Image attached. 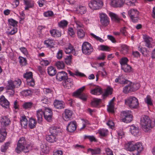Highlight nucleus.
<instances>
[{
    "mask_svg": "<svg viewBox=\"0 0 155 155\" xmlns=\"http://www.w3.org/2000/svg\"><path fill=\"white\" fill-rule=\"evenodd\" d=\"M124 148L130 151H135L134 155H139L143 150V147L141 143H135L133 141L128 142L125 144Z\"/></svg>",
    "mask_w": 155,
    "mask_h": 155,
    "instance_id": "nucleus-1",
    "label": "nucleus"
},
{
    "mask_svg": "<svg viewBox=\"0 0 155 155\" xmlns=\"http://www.w3.org/2000/svg\"><path fill=\"white\" fill-rule=\"evenodd\" d=\"M31 149L29 144H27L25 138L22 137L18 141L15 151L17 153H20L23 151L25 153L28 152Z\"/></svg>",
    "mask_w": 155,
    "mask_h": 155,
    "instance_id": "nucleus-2",
    "label": "nucleus"
},
{
    "mask_svg": "<svg viewBox=\"0 0 155 155\" xmlns=\"http://www.w3.org/2000/svg\"><path fill=\"white\" fill-rule=\"evenodd\" d=\"M21 83V80L19 79H16L14 81L9 80L6 87V89L8 90L6 92L10 96H13L15 93V88L19 87Z\"/></svg>",
    "mask_w": 155,
    "mask_h": 155,
    "instance_id": "nucleus-3",
    "label": "nucleus"
},
{
    "mask_svg": "<svg viewBox=\"0 0 155 155\" xmlns=\"http://www.w3.org/2000/svg\"><path fill=\"white\" fill-rule=\"evenodd\" d=\"M140 124L145 132H149L154 126V124L147 116H143L141 118Z\"/></svg>",
    "mask_w": 155,
    "mask_h": 155,
    "instance_id": "nucleus-4",
    "label": "nucleus"
},
{
    "mask_svg": "<svg viewBox=\"0 0 155 155\" xmlns=\"http://www.w3.org/2000/svg\"><path fill=\"white\" fill-rule=\"evenodd\" d=\"M58 129L54 126H52L49 128L50 134L46 136V139L49 142L54 143L56 142L57 139L56 136L58 134Z\"/></svg>",
    "mask_w": 155,
    "mask_h": 155,
    "instance_id": "nucleus-5",
    "label": "nucleus"
},
{
    "mask_svg": "<svg viewBox=\"0 0 155 155\" xmlns=\"http://www.w3.org/2000/svg\"><path fill=\"white\" fill-rule=\"evenodd\" d=\"M125 104L132 109L137 108L139 103L138 99L133 96L130 97L125 100Z\"/></svg>",
    "mask_w": 155,
    "mask_h": 155,
    "instance_id": "nucleus-6",
    "label": "nucleus"
},
{
    "mask_svg": "<svg viewBox=\"0 0 155 155\" xmlns=\"http://www.w3.org/2000/svg\"><path fill=\"white\" fill-rule=\"evenodd\" d=\"M139 12L135 8L131 9L128 11V14L131 21L133 22H137L138 21Z\"/></svg>",
    "mask_w": 155,
    "mask_h": 155,
    "instance_id": "nucleus-7",
    "label": "nucleus"
},
{
    "mask_svg": "<svg viewBox=\"0 0 155 155\" xmlns=\"http://www.w3.org/2000/svg\"><path fill=\"white\" fill-rule=\"evenodd\" d=\"M103 3L101 0H93L91 1L88 4L90 8L92 10L99 9L103 5Z\"/></svg>",
    "mask_w": 155,
    "mask_h": 155,
    "instance_id": "nucleus-8",
    "label": "nucleus"
},
{
    "mask_svg": "<svg viewBox=\"0 0 155 155\" xmlns=\"http://www.w3.org/2000/svg\"><path fill=\"white\" fill-rule=\"evenodd\" d=\"M82 50L84 54L89 55L93 51V49L90 44L88 42H85L82 44Z\"/></svg>",
    "mask_w": 155,
    "mask_h": 155,
    "instance_id": "nucleus-9",
    "label": "nucleus"
},
{
    "mask_svg": "<svg viewBox=\"0 0 155 155\" xmlns=\"http://www.w3.org/2000/svg\"><path fill=\"white\" fill-rule=\"evenodd\" d=\"M85 88V87L84 86L79 88L78 91L73 93V96L78 97L83 101H86L87 98V95L81 93V92Z\"/></svg>",
    "mask_w": 155,
    "mask_h": 155,
    "instance_id": "nucleus-10",
    "label": "nucleus"
},
{
    "mask_svg": "<svg viewBox=\"0 0 155 155\" xmlns=\"http://www.w3.org/2000/svg\"><path fill=\"white\" fill-rule=\"evenodd\" d=\"M123 115L124 118L122 119V121L126 123L130 122L132 120L133 116L130 111H124Z\"/></svg>",
    "mask_w": 155,
    "mask_h": 155,
    "instance_id": "nucleus-11",
    "label": "nucleus"
},
{
    "mask_svg": "<svg viewBox=\"0 0 155 155\" xmlns=\"http://www.w3.org/2000/svg\"><path fill=\"white\" fill-rule=\"evenodd\" d=\"M143 38L144 40L145 45L148 48H152L154 46L152 38L146 35H143Z\"/></svg>",
    "mask_w": 155,
    "mask_h": 155,
    "instance_id": "nucleus-12",
    "label": "nucleus"
},
{
    "mask_svg": "<svg viewBox=\"0 0 155 155\" xmlns=\"http://www.w3.org/2000/svg\"><path fill=\"white\" fill-rule=\"evenodd\" d=\"M100 17L101 22L103 25L107 26L109 24V19L106 14H101Z\"/></svg>",
    "mask_w": 155,
    "mask_h": 155,
    "instance_id": "nucleus-13",
    "label": "nucleus"
},
{
    "mask_svg": "<svg viewBox=\"0 0 155 155\" xmlns=\"http://www.w3.org/2000/svg\"><path fill=\"white\" fill-rule=\"evenodd\" d=\"M72 115V111L68 109H65L62 114V117L65 120L68 121L71 119Z\"/></svg>",
    "mask_w": 155,
    "mask_h": 155,
    "instance_id": "nucleus-14",
    "label": "nucleus"
},
{
    "mask_svg": "<svg viewBox=\"0 0 155 155\" xmlns=\"http://www.w3.org/2000/svg\"><path fill=\"white\" fill-rule=\"evenodd\" d=\"M77 128V123L76 121L73 120L69 122L68 124L67 130L70 132L74 131Z\"/></svg>",
    "mask_w": 155,
    "mask_h": 155,
    "instance_id": "nucleus-15",
    "label": "nucleus"
},
{
    "mask_svg": "<svg viewBox=\"0 0 155 155\" xmlns=\"http://www.w3.org/2000/svg\"><path fill=\"white\" fill-rule=\"evenodd\" d=\"M44 116L45 119L48 121H50L52 116V112L51 110L48 107L45 108L44 112Z\"/></svg>",
    "mask_w": 155,
    "mask_h": 155,
    "instance_id": "nucleus-16",
    "label": "nucleus"
},
{
    "mask_svg": "<svg viewBox=\"0 0 155 155\" xmlns=\"http://www.w3.org/2000/svg\"><path fill=\"white\" fill-rule=\"evenodd\" d=\"M0 104L5 108H9V103L3 95L0 97Z\"/></svg>",
    "mask_w": 155,
    "mask_h": 155,
    "instance_id": "nucleus-17",
    "label": "nucleus"
},
{
    "mask_svg": "<svg viewBox=\"0 0 155 155\" xmlns=\"http://www.w3.org/2000/svg\"><path fill=\"white\" fill-rule=\"evenodd\" d=\"M124 4L122 0H111L110 5L114 7H120Z\"/></svg>",
    "mask_w": 155,
    "mask_h": 155,
    "instance_id": "nucleus-18",
    "label": "nucleus"
},
{
    "mask_svg": "<svg viewBox=\"0 0 155 155\" xmlns=\"http://www.w3.org/2000/svg\"><path fill=\"white\" fill-rule=\"evenodd\" d=\"M56 78L59 81H65L68 79L67 74L65 72L62 71L58 73Z\"/></svg>",
    "mask_w": 155,
    "mask_h": 155,
    "instance_id": "nucleus-19",
    "label": "nucleus"
},
{
    "mask_svg": "<svg viewBox=\"0 0 155 155\" xmlns=\"http://www.w3.org/2000/svg\"><path fill=\"white\" fill-rule=\"evenodd\" d=\"M0 122L2 125L3 126H7L10 123L9 119L5 116L2 117L0 120Z\"/></svg>",
    "mask_w": 155,
    "mask_h": 155,
    "instance_id": "nucleus-20",
    "label": "nucleus"
},
{
    "mask_svg": "<svg viewBox=\"0 0 155 155\" xmlns=\"http://www.w3.org/2000/svg\"><path fill=\"white\" fill-rule=\"evenodd\" d=\"M54 104L55 107L57 109H62L65 107V103L62 101L56 100Z\"/></svg>",
    "mask_w": 155,
    "mask_h": 155,
    "instance_id": "nucleus-21",
    "label": "nucleus"
},
{
    "mask_svg": "<svg viewBox=\"0 0 155 155\" xmlns=\"http://www.w3.org/2000/svg\"><path fill=\"white\" fill-rule=\"evenodd\" d=\"M73 80L71 78L67 79L63 83V85L65 88L70 89L73 85Z\"/></svg>",
    "mask_w": 155,
    "mask_h": 155,
    "instance_id": "nucleus-22",
    "label": "nucleus"
},
{
    "mask_svg": "<svg viewBox=\"0 0 155 155\" xmlns=\"http://www.w3.org/2000/svg\"><path fill=\"white\" fill-rule=\"evenodd\" d=\"M7 135V132L5 128L0 129V142H3L5 139Z\"/></svg>",
    "mask_w": 155,
    "mask_h": 155,
    "instance_id": "nucleus-23",
    "label": "nucleus"
},
{
    "mask_svg": "<svg viewBox=\"0 0 155 155\" xmlns=\"http://www.w3.org/2000/svg\"><path fill=\"white\" fill-rule=\"evenodd\" d=\"M130 131L131 134L134 136L137 135L139 132L138 127L134 125H132L130 126Z\"/></svg>",
    "mask_w": 155,
    "mask_h": 155,
    "instance_id": "nucleus-24",
    "label": "nucleus"
},
{
    "mask_svg": "<svg viewBox=\"0 0 155 155\" xmlns=\"http://www.w3.org/2000/svg\"><path fill=\"white\" fill-rule=\"evenodd\" d=\"M115 100V97H114L109 102V104L107 106V110L109 112L114 113V101Z\"/></svg>",
    "mask_w": 155,
    "mask_h": 155,
    "instance_id": "nucleus-25",
    "label": "nucleus"
},
{
    "mask_svg": "<svg viewBox=\"0 0 155 155\" xmlns=\"http://www.w3.org/2000/svg\"><path fill=\"white\" fill-rule=\"evenodd\" d=\"M36 115L38 122L41 123L42 120L44 112L41 109L38 110L36 112Z\"/></svg>",
    "mask_w": 155,
    "mask_h": 155,
    "instance_id": "nucleus-26",
    "label": "nucleus"
},
{
    "mask_svg": "<svg viewBox=\"0 0 155 155\" xmlns=\"http://www.w3.org/2000/svg\"><path fill=\"white\" fill-rule=\"evenodd\" d=\"M88 153H90L92 155H96L99 154L101 152L100 148H96L94 149L88 148L87 150Z\"/></svg>",
    "mask_w": 155,
    "mask_h": 155,
    "instance_id": "nucleus-27",
    "label": "nucleus"
},
{
    "mask_svg": "<svg viewBox=\"0 0 155 155\" xmlns=\"http://www.w3.org/2000/svg\"><path fill=\"white\" fill-rule=\"evenodd\" d=\"M109 15L110 17L111 20L116 22H118L121 20L119 16L114 13L110 12L109 13Z\"/></svg>",
    "mask_w": 155,
    "mask_h": 155,
    "instance_id": "nucleus-28",
    "label": "nucleus"
},
{
    "mask_svg": "<svg viewBox=\"0 0 155 155\" xmlns=\"http://www.w3.org/2000/svg\"><path fill=\"white\" fill-rule=\"evenodd\" d=\"M40 148L41 149V151L45 153H47L49 151V147H48L46 143L44 142H42L41 143Z\"/></svg>",
    "mask_w": 155,
    "mask_h": 155,
    "instance_id": "nucleus-29",
    "label": "nucleus"
},
{
    "mask_svg": "<svg viewBox=\"0 0 155 155\" xmlns=\"http://www.w3.org/2000/svg\"><path fill=\"white\" fill-rule=\"evenodd\" d=\"M20 122L22 127L25 128L27 127L28 120L25 116H22L21 117Z\"/></svg>",
    "mask_w": 155,
    "mask_h": 155,
    "instance_id": "nucleus-30",
    "label": "nucleus"
},
{
    "mask_svg": "<svg viewBox=\"0 0 155 155\" xmlns=\"http://www.w3.org/2000/svg\"><path fill=\"white\" fill-rule=\"evenodd\" d=\"M24 2L26 6L25 7V10H27L29 8L32 7L34 5V2L29 0H24Z\"/></svg>",
    "mask_w": 155,
    "mask_h": 155,
    "instance_id": "nucleus-31",
    "label": "nucleus"
},
{
    "mask_svg": "<svg viewBox=\"0 0 155 155\" xmlns=\"http://www.w3.org/2000/svg\"><path fill=\"white\" fill-rule=\"evenodd\" d=\"M102 92V90L99 87H97L91 91V93L94 95H99Z\"/></svg>",
    "mask_w": 155,
    "mask_h": 155,
    "instance_id": "nucleus-32",
    "label": "nucleus"
},
{
    "mask_svg": "<svg viewBox=\"0 0 155 155\" xmlns=\"http://www.w3.org/2000/svg\"><path fill=\"white\" fill-rule=\"evenodd\" d=\"M51 35L54 37H58L61 36V33L60 31L56 29H53L50 31Z\"/></svg>",
    "mask_w": 155,
    "mask_h": 155,
    "instance_id": "nucleus-33",
    "label": "nucleus"
},
{
    "mask_svg": "<svg viewBox=\"0 0 155 155\" xmlns=\"http://www.w3.org/2000/svg\"><path fill=\"white\" fill-rule=\"evenodd\" d=\"M115 81L116 83L118 82L121 84H125L129 81L124 78L123 75L119 76L118 78L115 79Z\"/></svg>",
    "mask_w": 155,
    "mask_h": 155,
    "instance_id": "nucleus-34",
    "label": "nucleus"
},
{
    "mask_svg": "<svg viewBox=\"0 0 155 155\" xmlns=\"http://www.w3.org/2000/svg\"><path fill=\"white\" fill-rule=\"evenodd\" d=\"M128 82L130 85L131 88V90L132 91L137 90L140 87V84L138 83H132L129 81Z\"/></svg>",
    "mask_w": 155,
    "mask_h": 155,
    "instance_id": "nucleus-35",
    "label": "nucleus"
},
{
    "mask_svg": "<svg viewBox=\"0 0 155 155\" xmlns=\"http://www.w3.org/2000/svg\"><path fill=\"white\" fill-rule=\"evenodd\" d=\"M87 11L86 8L85 6L80 5L77 9L76 12L77 13L83 14L85 13Z\"/></svg>",
    "mask_w": 155,
    "mask_h": 155,
    "instance_id": "nucleus-36",
    "label": "nucleus"
},
{
    "mask_svg": "<svg viewBox=\"0 0 155 155\" xmlns=\"http://www.w3.org/2000/svg\"><path fill=\"white\" fill-rule=\"evenodd\" d=\"M65 51L67 54L72 53L74 55H75L76 54L75 50L73 49L71 45H69L68 47L65 48Z\"/></svg>",
    "mask_w": 155,
    "mask_h": 155,
    "instance_id": "nucleus-37",
    "label": "nucleus"
},
{
    "mask_svg": "<svg viewBox=\"0 0 155 155\" xmlns=\"http://www.w3.org/2000/svg\"><path fill=\"white\" fill-rule=\"evenodd\" d=\"M56 69L53 66H50L48 68V73L50 76H53L56 74Z\"/></svg>",
    "mask_w": 155,
    "mask_h": 155,
    "instance_id": "nucleus-38",
    "label": "nucleus"
},
{
    "mask_svg": "<svg viewBox=\"0 0 155 155\" xmlns=\"http://www.w3.org/2000/svg\"><path fill=\"white\" fill-rule=\"evenodd\" d=\"M44 43L47 47L51 48L54 45V41L53 40L48 39L45 41Z\"/></svg>",
    "mask_w": 155,
    "mask_h": 155,
    "instance_id": "nucleus-39",
    "label": "nucleus"
},
{
    "mask_svg": "<svg viewBox=\"0 0 155 155\" xmlns=\"http://www.w3.org/2000/svg\"><path fill=\"white\" fill-rule=\"evenodd\" d=\"M121 68L126 73H130L132 71L131 67L127 64L123 65L121 67Z\"/></svg>",
    "mask_w": 155,
    "mask_h": 155,
    "instance_id": "nucleus-40",
    "label": "nucleus"
},
{
    "mask_svg": "<svg viewBox=\"0 0 155 155\" xmlns=\"http://www.w3.org/2000/svg\"><path fill=\"white\" fill-rule=\"evenodd\" d=\"M68 72L71 76L74 77L75 75L79 77H84L85 76L83 73L80 72L78 71L75 72L74 73H72L70 71H68Z\"/></svg>",
    "mask_w": 155,
    "mask_h": 155,
    "instance_id": "nucleus-41",
    "label": "nucleus"
},
{
    "mask_svg": "<svg viewBox=\"0 0 155 155\" xmlns=\"http://www.w3.org/2000/svg\"><path fill=\"white\" fill-rule=\"evenodd\" d=\"M37 122L35 119L31 118L29 121L28 125L29 127L32 129L35 127Z\"/></svg>",
    "mask_w": 155,
    "mask_h": 155,
    "instance_id": "nucleus-42",
    "label": "nucleus"
},
{
    "mask_svg": "<svg viewBox=\"0 0 155 155\" xmlns=\"http://www.w3.org/2000/svg\"><path fill=\"white\" fill-rule=\"evenodd\" d=\"M77 30V34L78 37L79 38H82L85 36V32L83 28L78 29Z\"/></svg>",
    "mask_w": 155,
    "mask_h": 155,
    "instance_id": "nucleus-43",
    "label": "nucleus"
},
{
    "mask_svg": "<svg viewBox=\"0 0 155 155\" xmlns=\"http://www.w3.org/2000/svg\"><path fill=\"white\" fill-rule=\"evenodd\" d=\"M10 144V142H7L2 145L1 148V151L2 152L5 153L9 147Z\"/></svg>",
    "mask_w": 155,
    "mask_h": 155,
    "instance_id": "nucleus-44",
    "label": "nucleus"
},
{
    "mask_svg": "<svg viewBox=\"0 0 155 155\" xmlns=\"http://www.w3.org/2000/svg\"><path fill=\"white\" fill-rule=\"evenodd\" d=\"M101 102V100L97 98H94L92 101L91 104L93 107H96Z\"/></svg>",
    "mask_w": 155,
    "mask_h": 155,
    "instance_id": "nucleus-45",
    "label": "nucleus"
},
{
    "mask_svg": "<svg viewBox=\"0 0 155 155\" xmlns=\"http://www.w3.org/2000/svg\"><path fill=\"white\" fill-rule=\"evenodd\" d=\"M126 83L128 84V85L125 86L124 87L123 89V92L125 94H127L130 92L132 91H131V87L130 84H129V83L128 82L127 83Z\"/></svg>",
    "mask_w": 155,
    "mask_h": 155,
    "instance_id": "nucleus-46",
    "label": "nucleus"
},
{
    "mask_svg": "<svg viewBox=\"0 0 155 155\" xmlns=\"http://www.w3.org/2000/svg\"><path fill=\"white\" fill-rule=\"evenodd\" d=\"M98 132L100 135L102 137L107 136L108 133L107 130L105 129H100L98 130Z\"/></svg>",
    "mask_w": 155,
    "mask_h": 155,
    "instance_id": "nucleus-47",
    "label": "nucleus"
},
{
    "mask_svg": "<svg viewBox=\"0 0 155 155\" xmlns=\"http://www.w3.org/2000/svg\"><path fill=\"white\" fill-rule=\"evenodd\" d=\"M20 93L24 96H30L32 94V92L30 90H27L21 91Z\"/></svg>",
    "mask_w": 155,
    "mask_h": 155,
    "instance_id": "nucleus-48",
    "label": "nucleus"
},
{
    "mask_svg": "<svg viewBox=\"0 0 155 155\" xmlns=\"http://www.w3.org/2000/svg\"><path fill=\"white\" fill-rule=\"evenodd\" d=\"M55 65L58 69H63L65 66L64 64L62 61H57Z\"/></svg>",
    "mask_w": 155,
    "mask_h": 155,
    "instance_id": "nucleus-49",
    "label": "nucleus"
},
{
    "mask_svg": "<svg viewBox=\"0 0 155 155\" xmlns=\"http://www.w3.org/2000/svg\"><path fill=\"white\" fill-rule=\"evenodd\" d=\"M82 127L80 128V130H82L84 129L88 125L90 124L89 122L87 120L83 119H81Z\"/></svg>",
    "mask_w": 155,
    "mask_h": 155,
    "instance_id": "nucleus-50",
    "label": "nucleus"
},
{
    "mask_svg": "<svg viewBox=\"0 0 155 155\" xmlns=\"http://www.w3.org/2000/svg\"><path fill=\"white\" fill-rule=\"evenodd\" d=\"M75 22L76 25V30H78V29L83 28V25L79 21L76 20L75 21Z\"/></svg>",
    "mask_w": 155,
    "mask_h": 155,
    "instance_id": "nucleus-51",
    "label": "nucleus"
},
{
    "mask_svg": "<svg viewBox=\"0 0 155 155\" xmlns=\"http://www.w3.org/2000/svg\"><path fill=\"white\" fill-rule=\"evenodd\" d=\"M23 77L24 78L26 79V81H27L28 79H31V78H32V73L31 72H26L24 74Z\"/></svg>",
    "mask_w": 155,
    "mask_h": 155,
    "instance_id": "nucleus-52",
    "label": "nucleus"
},
{
    "mask_svg": "<svg viewBox=\"0 0 155 155\" xmlns=\"http://www.w3.org/2000/svg\"><path fill=\"white\" fill-rule=\"evenodd\" d=\"M135 0H124V3L129 6H133L134 5Z\"/></svg>",
    "mask_w": 155,
    "mask_h": 155,
    "instance_id": "nucleus-53",
    "label": "nucleus"
},
{
    "mask_svg": "<svg viewBox=\"0 0 155 155\" xmlns=\"http://www.w3.org/2000/svg\"><path fill=\"white\" fill-rule=\"evenodd\" d=\"M32 105V103L31 102H27L24 103L22 106L24 108L27 109L31 108Z\"/></svg>",
    "mask_w": 155,
    "mask_h": 155,
    "instance_id": "nucleus-54",
    "label": "nucleus"
},
{
    "mask_svg": "<svg viewBox=\"0 0 155 155\" xmlns=\"http://www.w3.org/2000/svg\"><path fill=\"white\" fill-rule=\"evenodd\" d=\"M144 101L148 105H152L153 104L151 97L150 96L147 95L145 98Z\"/></svg>",
    "mask_w": 155,
    "mask_h": 155,
    "instance_id": "nucleus-55",
    "label": "nucleus"
},
{
    "mask_svg": "<svg viewBox=\"0 0 155 155\" xmlns=\"http://www.w3.org/2000/svg\"><path fill=\"white\" fill-rule=\"evenodd\" d=\"M19 61L21 65L25 66L26 64V59L22 57H19Z\"/></svg>",
    "mask_w": 155,
    "mask_h": 155,
    "instance_id": "nucleus-56",
    "label": "nucleus"
},
{
    "mask_svg": "<svg viewBox=\"0 0 155 155\" xmlns=\"http://www.w3.org/2000/svg\"><path fill=\"white\" fill-rule=\"evenodd\" d=\"M8 22L9 25L14 27L17 25V22L12 19H9Z\"/></svg>",
    "mask_w": 155,
    "mask_h": 155,
    "instance_id": "nucleus-57",
    "label": "nucleus"
},
{
    "mask_svg": "<svg viewBox=\"0 0 155 155\" xmlns=\"http://www.w3.org/2000/svg\"><path fill=\"white\" fill-rule=\"evenodd\" d=\"M26 81L28 85L30 86L33 87L35 84V81L33 78L31 79H28Z\"/></svg>",
    "mask_w": 155,
    "mask_h": 155,
    "instance_id": "nucleus-58",
    "label": "nucleus"
},
{
    "mask_svg": "<svg viewBox=\"0 0 155 155\" xmlns=\"http://www.w3.org/2000/svg\"><path fill=\"white\" fill-rule=\"evenodd\" d=\"M128 47L127 45H124L122 46V51L123 54H127L128 52Z\"/></svg>",
    "mask_w": 155,
    "mask_h": 155,
    "instance_id": "nucleus-59",
    "label": "nucleus"
},
{
    "mask_svg": "<svg viewBox=\"0 0 155 155\" xmlns=\"http://www.w3.org/2000/svg\"><path fill=\"white\" fill-rule=\"evenodd\" d=\"M68 25V22L65 20H62L58 23L59 26L60 27L66 26Z\"/></svg>",
    "mask_w": 155,
    "mask_h": 155,
    "instance_id": "nucleus-60",
    "label": "nucleus"
},
{
    "mask_svg": "<svg viewBox=\"0 0 155 155\" xmlns=\"http://www.w3.org/2000/svg\"><path fill=\"white\" fill-rule=\"evenodd\" d=\"M98 49L100 50L103 51H109V48L108 47L104 45H101L98 46Z\"/></svg>",
    "mask_w": 155,
    "mask_h": 155,
    "instance_id": "nucleus-61",
    "label": "nucleus"
},
{
    "mask_svg": "<svg viewBox=\"0 0 155 155\" xmlns=\"http://www.w3.org/2000/svg\"><path fill=\"white\" fill-rule=\"evenodd\" d=\"M53 15V13L51 11H48L44 13V16L46 17H48L51 16Z\"/></svg>",
    "mask_w": 155,
    "mask_h": 155,
    "instance_id": "nucleus-62",
    "label": "nucleus"
},
{
    "mask_svg": "<svg viewBox=\"0 0 155 155\" xmlns=\"http://www.w3.org/2000/svg\"><path fill=\"white\" fill-rule=\"evenodd\" d=\"M90 35L92 37L95 39H96L97 41H99L101 42H104V40H103L102 39L99 37L98 36H96L94 34L91 33L90 34Z\"/></svg>",
    "mask_w": 155,
    "mask_h": 155,
    "instance_id": "nucleus-63",
    "label": "nucleus"
},
{
    "mask_svg": "<svg viewBox=\"0 0 155 155\" xmlns=\"http://www.w3.org/2000/svg\"><path fill=\"white\" fill-rule=\"evenodd\" d=\"M68 33L69 35L72 37H74L75 35V32L74 31L73 29L71 28H68Z\"/></svg>",
    "mask_w": 155,
    "mask_h": 155,
    "instance_id": "nucleus-64",
    "label": "nucleus"
}]
</instances>
